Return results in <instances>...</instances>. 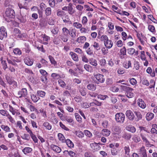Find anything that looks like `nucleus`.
Listing matches in <instances>:
<instances>
[{"instance_id": "obj_1", "label": "nucleus", "mask_w": 157, "mask_h": 157, "mask_svg": "<svg viewBox=\"0 0 157 157\" xmlns=\"http://www.w3.org/2000/svg\"><path fill=\"white\" fill-rule=\"evenodd\" d=\"M15 17V14L13 10L10 8L6 10L5 18L7 22H10Z\"/></svg>"}, {"instance_id": "obj_2", "label": "nucleus", "mask_w": 157, "mask_h": 157, "mask_svg": "<svg viewBox=\"0 0 157 157\" xmlns=\"http://www.w3.org/2000/svg\"><path fill=\"white\" fill-rule=\"evenodd\" d=\"M115 118L117 122L122 123L124 121L125 115L123 113H118L115 115Z\"/></svg>"}, {"instance_id": "obj_3", "label": "nucleus", "mask_w": 157, "mask_h": 157, "mask_svg": "<svg viewBox=\"0 0 157 157\" xmlns=\"http://www.w3.org/2000/svg\"><path fill=\"white\" fill-rule=\"evenodd\" d=\"M13 34L16 38H22L25 36V34L22 33L20 30L17 28L14 29Z\"/></svg>"}, {"instance_id": "obj_4", "label": "nucleus", "mask_w": 157, "mask_h": 157, "mask_svg": "<svg viewBox=\"0 0 157 157\" xmlns=\"http://www.w3.org/2000/svg\"><path fill=\"white\" fill-rule=\"evenodd\" d=\"M94 77L96 79L95 80V82L97 84L99 83H103L105 81V79L103 78V75L101 74H97L94 75Z\"/></svg>"}, {"instance_id": "obj_5", "label": "nucleus", "mask_w": 157, "mask_h": 157, "mask_svg": "<svg viewBox=\"0 0 157 157\" xmlns=\"http://www.w3.org/2000/svg\"><path fill=\"white\" fill-rule=\"evenodd\" d=\"M28 94L27 90L26 88H23L21 90L18 91L17 93V96L18 97L21 98L26 97Z\"/></svg>"}, {"instance_id": "obj_6", "label": "nucleus", "mask_w": 157, "mask_h": 157, "mask_svg": "<svg viewBox=\"0 0 157 157\" xmlns=\"http://www.w3.org/2000/svg\"><path fill=\"white\" fill-rule=\"evenodd\" d=\"M7 36L6 29L3 26H2L0 29V39L2 40L4 37Z\"/></svg>"}, {"instance_id": "obj_7", "label": "nucleus", "mask_w": 157, "mask_h": 157, "mask_svg": "<svg viewBox=\"0 0 157 157\" xmlns=\"http://www.w3.org/2000/svg\"><path fill=\"white\" fill-rule=\"evenodd\" d=\"M137 104L138 106L142 109H144L147 106L146 104L144 101L141 98L138 99Z\"/></svg>"}, {"instance_id": "obj_8", "label": "nucleus", "mask_w": 157, "mask_h": 157, "mask_svg": "<svg viewBox=\"0 0 157 157\" xmlns=\"http://www.w3.org/2000/svg\"><path fill=\"white\" fill-rule=\"evenodd\" d=\"M98 144H100L99 143L98 144L95 142L91 143L90 144V147L94 151H97L101 149V147Z\"/></svg>"}, {"instance_id": "obj_9", "label": "nucleus", "mask_w": 157, "mask_h": 157, "mask_svg": "<svg viewBox=\"0 0 157 157\" xmlns=\"http://www.w3.org/2000/svg\"><path fill=\"white\" fill-rule=\"evenodd\" d=\"M126 91V95L127 97L129 98H131L134 96V94L133 92V89L130 87L128 88V89Z\"/></svg>"}, {"instance_id": "obj_10", "label": "nucleus", "mask_w": 157, "mask_h": 157, "mask_svg": "<svg viewBox=\"0 0 157 157\" xmlns=\"http://www.w3.org/2000/svg\"><path fill=\"white\" fill-rule=\"evenodd\" d=\"M126 115L128 119L131 121L133 120L135 116L132 112L130 110H127L126 112Z\"/></svg>"}, {"instance_id": "obj_11", "label": "nucleus", "mask_w": 157, "mask_h": 157, "mask_svg": "<svg viewBox=\"0 0 157 157\" xmlns=\"http://www.w3.org/2000/svg\"><path fill=\"white\" fill-rule=\"evenodd\" d=\"M126 50L125 47H123L120 50V57L121 59H124L126 55Z\"/></svg>"}, {"instance_id": "obj_12", "label": "nucleus", "mask_w": 157, "mask_h": 157, "mask_svg": "<svg viewBox=\"0 0 157 157\" xmlns=\"http://www.w3.org/2000/svg\"><path fill=\"white\" fill-rule=\"evenodd\" d=\"M50 147L51 149L56 153H59L61 151V148L57 145L52 144L50 145Z\"/></svg>"}, {"instance_id": "obj_13", "label": "nucleus", "mask_w": 157, "mask_h": 157, "mask_svg": "<svg viewBox=\"0 0 157 157\" xmlns=\"http://www.w3.org/2000/svg\"><path fill=\"white\" fill-rule=\"evenodd\" d=\"M24 61L26 64L29 66H32L33 63V60L29 57L25 58L24 59Z\"/></svg>"}, {"instance_id": "obj_14", "label": "nucleus", "mask_w": 157, "mask_h": 157, "mask_svg": "<svg viewBox=\"0 0 157 157\" xmlns=\"http://www.w3.org/2000/svg\"><path fill=\"white\" fill-rule=\"evenodd\" d=\"M86 40V38L84 36H80L77 38L76 41L79 44H83Z\"/></svg>"}, {"instance_id": "obj_15", "label": "nucleus", "mask_w": 157, "mask_h": 157, "mask_svg": "<svg viewBox=\"0 0 157 157\" xmlns=\"http://www.w3.org/2000/svg\"><path fill=\"white\" fill-rule=\"evenodd\" d=\"M9 111L13 115H18L20 114V113L17 111V110L14 109L11 105H9Z\"/></svg>"}, {"instance_id": "obj_16", "label": "nucleus", "mask_w": 157, "mask_h": 157, "mask_svg": "<svg viewBox=\"0 0 157 157\" xmlns=\"http://www.w3.org/2000/svg\"><path fill=\"white\" fill-rule=\"evenodd\" d=\"M110 134V131L107 129H103L101 132L100 133V134L104 136L107 137L109 136Z\"/></svg>"}, {"instance_id": "obj_17", "label": "nucleus", "mask_w": 157, "mask_h": 157, "mask_svg": "<svg viewBox=\"0 0 157 157\" xmlns=\"http://www.w3.org/2000/svg\"><path fill=\"white\" fill-rule=\"evenodd\" d=\"M105 46L108 49L111 48L113 45V43L112 41L110 40H109L106 42L104 44Z\"/></svg>"}, {"instance_id": "obj_18", "label": "nucleus", "mask_w": 157, "mask_h": 157, "mask_svg": "<svg viewBox=\"0 0 157 157\" xmlns=\"http://www.w3.org/2000/svg\"><path fill=\"white\" fill-rule=\"evenodd\" d=\"M42 38L43 41L42 43L44 44H47L48 41L50 40V37L45 34H42Z\"/></svg>"}, {"instance_id": "obj_19", "label": "nucleus", "mask_w": 157, "mask_h": 157, "mask_svg": "<svg viewBox=\"0 0 157 157\" xmlns=\"http://www.w3.org/2000/svg\"><path fill=\"white\" fill-rule=\"evenodd\" d=\"M124 155L125 157H129V153L130 152V149L129 146L128 145L125 146L124 147Z\"/></svg>"}, {"instance_id": "obj_20", "label": "nucleus", "mask_w": 157, "mask_h": 157, "mask_svg": "<svg viewBox=\"0 0 157 157\" xmlns=\"http://www.w3.org/2000/svg\"><path fill=\"white\" fill-rule=\"evenodd\" d=\"M67 11L68 13L70 15H72L74 13V11L73 8V4L71 3H69L67 6Z\"/></svg>"}, {"instance_id": "obj_21", "label": "nucleus", "mask_w": 157, "mask_h": 157, "mask_svg": "<svg viewBox=\"0 0 157 157\" xmlns=\"http://www.w3.org/2000/svg\"><path fill=\"white\" fill-rule=\"evenodd\" d=\"M7 82L9 85H12L14 87H15L17 86V84L16 82L13 80V79L10 78H6Z\"/></svg>"}, {"instance_id": "obj_22", "label": "nucleus", "mask_w": 157, "mask_h": 157, "mask_svg": "<svg viewBox=\"0 0 157 157\" xmlns=\"http://www.w3.org/2000/svg\"><path fill=\"white\" fill-rule=\"evenodd\" d=\"M0 127L6 132H10L11 131L10 128L7 125H1Z\"/></svg>"}, {"instance_id": "obj_23", "label": "nucleus", "mask_w": 157, "mask_h": 157, "mask_svg": "<svg viewBox=\"0 0 157 157\" xmlns=\"http://www.w3.org/2000/svg\"><path fill=\"white\" fill-rule=\"evenodd\" d=\"M140 152L143 157H147L146 150L144 146H142L140 148Z\"/></svg>"}, {"instance_id": "obj_24", "label": "nucleus", "mask_w": 157, "mask_h": 157, "mask_svg": "<svg viewBox=\"0 0 157 157\" xmlns=\"http://www.w3.org/2000/svg\"><path fill=\"white\" fill-rule=\"evenodd\" d=\"M89 63L94 67H96L98 65L97 61L93 58H91L89 59Z\"/></svg>"}, {"instance_id": "obj_25", "label": "nucleus", "mask_w": 157, "mask_h": 157, "mask_svg": "<svg viewBox=\"0 0 157 157\" xmlns=\"http://www.w3.org/2000/svg\"><path fill=\"white\" fill-rule=\"evenodd\" d=\"M69 54L73 60L76 62L78 61V57L77 54L73 52H70Z\"/></svg>"}, {"instance_id": "obj_26", "label": "nucleus", "mask_w": 157, "mask_h": 157, "mask_svg": "<svg viewBox=\"0 0 157 157\" xmlns=\"http://www.w3.org/2000/svg\"><path fill=\"white\" fill-rule=\"evenodd\" d=\"M65 142L69 148H72L74 147V144L72 141L69 139H68L66 140Z\"/></svg>"}, {"instance_id": "obj_27", "label": "nucleus", "mask_w": 157, "mask_h": 157, "mask_svg": "<svg viewBox=\"0 0 157 157\" xmlns=\"http://www.w3.org/2000/svg\"><path fill=\"white\" fill-rule=\"evenodd\" d=\"M79 91L80 92L82 96H85L86 94V88L83 86L80 87L79 88Z\"/></svg>"}, {"instance_id": "obj_28", "label": "nucleus", "mask_w": 157, "mask_h": 157, "mask_svg": "<svg viewBox=\"0 0 157 157\" xmlns=\"http://www.w3.org/2000/svg\"><path fill=\"white\" fill-rule=\"evenodd\" d=\"M123 67L126 69H128L132 67V64L130 61H125L123 64Z\"/></svg>"}, {"instance_id": "obj_29", "label": "nucleus", "mask_w": 157, "mask_h": 157, "mask_svg": "<svg viewBox=\"0 0 157 157\" xmlns=\"http://www.w3.org/2000/svg\"><path fill=\"white\" fill-rule=\"evenodd\" d=\"M84 67L88 72H92L93 71V67L89 65L86 64L84 65Z\"/></svg>"}, {"instance_id": "obj_30", "label": "nucleus", "mask_w": 157, "mask_h": 157, "mask_svg": "<svg viewBox=\"0 0 157 157\" xmlns=\"http://www.w3.org/2000/svg\"><path fill=\"white\" fill-rule=\"evenodd\" d=\"M43 126H44L46 129L50 130L52 128L51 124L48 122H45L43 124Z\"/></svg>"}, {"instance_id": "obj_31", "label": "nucleus", "mask_w": 157, "mask_h": 157, "mask_svg": "<svg viewBox=\"0 0 157 157\" xmlns=\"http://www.w3.org/2000/svg\"><path fill=\"white\" fill-rule=\"evenodd\" d=\"M33 150L32 149L29 147H25L22 150L23 153L25 155L31 152Z\"/></svg>"}, {"instance_id": "obj_32", "label": "nucleus", "mask_w": 157, "mask_h": 157, "mask_svg": "<svg viewBox=\"0 0 157 157\" xmlns=\"http://www.w3.org/2000/svg\"><path fill=\"white\" fill-rule=\"evenodd\" d=\"M92 46H93L94 49L97 51L101 49V47L99 44L96 41L94 42Z\"/></svg>"}, {"instance_id": "obj_33", "label": "nucleus", "mask_w": 157, "mask_h": 157, "mask_svg": "<svg viewBox=\"0 0 157 157\" xmlns=\"http://www.w3.org/2000/svg\"><path fill=\"white\" fill-rule=\"evenodd\" d=\"M154 115L153 113L150 112L148 113L146 115V118L147 121H150L154 117Z\"/></svg>"}, {"instance_id": "obj_34", "label": "nucleus", "mask_w": 157, "mask_h": 157, "mask_svg": "<svg viewBox=\"0 0 157 157\" xmlns=\"http://www.w3.org/2000/svg\"><path fill=\"white\" fill-rule=\"evenodd\" d=\"M112 131L116 134H118L121 132L120 127L118 126H115L113 127Z\"/></svg>"}, {"instance_id": "obj_35", "label": "nucleus", "mask_w": 157, "mask_h": 157, "mask_svg": "<svg viewBox=\"0 0 157 157\" xmlns=\"http://www.w3.org/2000/svg\"><path fill=\"white\" fill-rule=\"evenodd\" d=\"M60 38L64 42H67L68 40V37L66 34H63L60 35Z\"/></svg>"}, {"instance_id": "obj_36", "label": "nucleus", "mask_w": 157, "mask_h": 157, "mask_svg": "<svg viewBox=\"0 0 157 157\" xmlns=\"http://www.w3.org/2000/svg\"><path fill=\"white\" fill-rule=\"evenodd\" d=\"M79 31L81 33L86 34L89 32V30L87 28L82 27L80 28Z\"/></svg>"}, {"instance_id": "obj_37", "label": "nucleus", "mask_w": 157, "mask_h": 157, "mask_svg": "<svg viewBox=\"0 0 157 157\" xmlns=\"http://www.w3.org/2000/svg\"><path fill=\"white\" fill-rule=\"evenodd\" d=\"M58 138L59 140L62 143L65 142V139L64 136L61 133H59L58 134Z\"/></svg>"}, {"instance_id": "obj_38", "label": "nucleus", "mask_w": 157, "mask_h": 157, "mask_svg": "<svg viewBox=\"0 0 157 157\" xmlns=\"http://www.w3.org/2000/svg\"><path fill=\"white\" fill-rule=\"evenodd\" d=\"M36 93L38 96L42 98H44L46 94V93L42 90H38L37 91Z\"/></svg>"}, {"instance_id": "obj_39", "label": "nucleus", "mask_w": 157, "mask_h": 157, "mask_svg": "<svg viewBox=\"0 0 157 157\" xmlns=\"http://www.w3.org/2000/svg\"><path fill=\"white\" fill-rule=\"evenodd\" d=\"M75 134L79 138H83L84 136V132L81 131H75Z\"/></svg>"}, {"instance_id": "obj_40", "label": "nucleus", "mask_w": 157, "mask_h": 157, "mask_svg": "<svg viewBox=\"0 0 157 157\" xmlns=\"http://www.w3.org/2000/svg\"><path fill=\"white\" fill-rule=\"evenodd\" d=\"M100 40L104 43L106 42L109 40L108 37L105 35H103L101 36L100 37Z\"/></svg>"}, {"instance_id": "obj_41", "label": "nucleus", "mask_w": 157, "mask_h": 157, "mask_svg": "<svg viewBox=\"0 0 157 157\" xmlns=\"http://www.w3.org/2000/svg\"><path fill=\"white\" fill-rule=\"evenodd\" d=\"M48 57L51 63L53 64L54 66L56 67L57 66L56 62L52 56H49Z\"/></svg>"}, {"instance_id": "obj_42", "label": "nucleus", "mask_w": 157, "mask_h": 157, "mask_svg": "<svg viewBox=\"0 0 157 157\" xmlns=\"http://www.w3.org/2000/svg\"><path fill=\"white\" fill-rule=\"evenodd\" d=\"M126 129L127 130L132 132L134 133L136 131V128L133 126H129L126 127Z\"/></svg>"}, {"instance_id": "obj_43", "label": "nucleus", "mask_w": 157, "mask_h": 157, "mask_svg": "<svg viewBox=\"0 0 157 157\" xmlns=\"http://www.w3.org/2000/svg\"><path fill=\"white\" fill-rule=\"evenodd\" d=\"M84 134L89 138H91L92 136V133L89 130H85L84 131Z\"/></svg>"}, {"instance_id": "obj_44", "label": "nucleus", "mask_w": 157, "mask_h": 157, "mask_svg": "<svg viewBox=\"0 0 157 157\" xmlns=\"http://www.w3.org/2000/svg\"><path fill=\"white\" fill-rule=\"evenodd\" d=\"M87 87L88 90L92 91L95 90L96 88V86L92 84H88L87 86Z\"/></svg>"}, {"instance_id": "obj_45", "label": "nucleus", "mask_w": 157, "mask_h": 157, "mask_svg": "<svg viewBox=\"0 0 157 157\" xmlns=\"http://www.w3.org/2000/svg\"><path fill=\"white\" fill-rule=\"evenodd\" d=\"M31 97L32 100L34 102H36L40 99L39 97H37L36 95L34 94H32Z\"/></svg>"}, {"instance_id": "obj_46", "label": "nucleus", "mask_w": 157, "mask_h": 157, "mask_svg": "<svg viewBox=\"0 0 157 157\" xmlns=\"http://www.w3.org/2000/svg\"><path fill=\"white\" fill-rule=\"evenodd\" d=\"M111 152L113 155L115 156L118 154V150L115 147H113L111 150Z\"/></svg>"}, {"instance_id": "obj_47", "label": "nucleus", "mask_w": 157, "mask_h": 157, "mask_svg": "<svg viewBox=\"0 0 157 157\" xmlns=\"http://www.w3.org/2000/svg\"><path fill=\"white\" fill-rule=\"evenodd\" d=\"M132 140L135 143H138L141 140L140 138L136 135H134L132 137Z\"/></svg>"}, {"instance_id": "obj_48", "label": "nucleus", "mask_w": 157, "mask_h": 157, "mask_svg": "<svg viewBox=\"0 0 157 157\" xmlns=\"http://www.w3.org/2000/svg\"><path fill=\"white\" fill-rule=\"evenodd\" d=\"M66 13L63 11H58L57 13V15L58 16L62 18L64 17Z\"/></svg>"}, {"instance_id": "obj_49", "label": "nucleus", "mask_w": 157, "mask_h": 157, "mask_svg": "<svg viewBox=\"0 0 157 157\" xmlns=\"http://www.w3.org/2000/svg\"><path fill=\"white\" fill-rule=\"evenodd\" d=\"M62 19L64 22L66 23L69 22L70 20L68 15H67L66 13Z\"/></svg>"}, {"instance_id": "obj_50", "label": "nucleus", "mask_w": 157, "mask_h": 157, "mask_svg": "<svg viewBox=\"0 0 157 157\" xmlns=\"http://www.w3.org/2000/svg\"><path fill=\"white\" fill-rule=\"evenodd\" d=\"M134 113L137 118V119L136 121H138L139 120L142 119V116L140 112L137 111H135L134 112Z\"/></svg>"}, {"instance_id": "obj_51", "label": "nucleus", "mask_w": 157, "mask_h": 157, "mask_svg": "<svg viewBox=\"0 0 157 157\" xmlns=\"http://www.w3.org/2000/svg\"><path fill=\"white\" fill-rule=\"evenodd\" d=\"M73 26L77 29L80 28L82 27V25L78 22H75L73 23Z\"/></svg>"}, {"instance_id": "obj_52", "label": "nucleus", "mask_w": 157, "mask_h": 157, "mask_svg": "<svg viewBox=\"0 0 157 157\" xmlns=\"http://www.w3.org/2000/svg\"><path fill=\"white\" fill-rule=\"evenodd\" d=\"M88 22V19L86 16H83L82 18L81 23L82 25H86Z\"/></svg>"}, {"instance_id": "obj_53", "label": "nucleus", "mask_w": 157, "mask_h": 157, "mask_svg": "<svg viewBox=\"0 0 157 157\" xmlns=\"http://www.w3.org/2000/svg\"><path fill=\"white\" fill-rule=\"evenodd\" d=\"M1 63L3 66V68L5 70L7 68V65L6 63V61L3 60V58H1Z\"/></svg>"}, {"instance_id": "obj_54", "label": "nucleus", "mask_w": 157, "mask_h": 157, "mask_svg": "<svg viewBox=\"0 0 157 157\" xmlns=\"http://www.w3.org/2000/svg\"><path fill=\"white\" fill-rule=\"evenodd\" d=\"M15 55H21L22 53L21 50L18 48H15L13 51Z\"/></svg>"}, {"instance_id": "obj_55", "label": "nucleus", "mask_w": 157, "mask_h": 157, "mask_svg": "<svg viewBox=\"0 0 157 157\" xmlns=\"http://www.w3.org/2000/svg\"><path fill=\"white\" fill-rule=\"evenodd\" d=\"M116 12L119 14H122L123 15L128 16L129 15V14L128 13L124 11H122L121 13V11L120 10H118L117 11H116Z\"/></svg>"}, {"instance_id": "obj_56", "label": "nucleus", "mask_w": 157, "mask_h": 157, "mask_svg": "<svg viewBox=\"0 0 157 157\" xmlns=\"http://www.w3.org/2000/svg\"><path fill=\"white\" fill-rule=\"evenodd\" d=\"M9 113L5 109L0 110V114L3 116H6Z\"/></svg>"}, {"instance_id": "obj_57", "label": "nucleus", "mask_w": 157, "mask_h": 157, "mask_svg": "<svg viewBox=\"0 0 157 157\" xmlns=\"http://www.w3.org/2000/svg\"><path fill=\"white\" fill-rule=\"evenodd\" d=\"M125 72V70L123 68H119L117 71L118 74L120 75L123 74Z\"/></svg>"}, {"instance_id": "obj_58", "label": "nucleus", "mask_w": 157, "mask_h": 157, "mask_svg": "<svg viewBox=\"0 0 157 157\" xmlns=\"http://www.w3.org/2000/svg\"><path fill=\"white\" fill-rule=\"evenodd\" d=\"M127 51L128 54L132 55L135 52V50L133 48H131L127 49Z\"/></svg>"}, {"instance_id": "obj_59", "label": "nucleus", "mask_w": 157, "mask_h": 157, "mask_svg": "<svg viewBox=\"0 0 157 157\" xmlns=\"http://www.w3.org/2000/svg\"><path fill=\"white\" fill-rule=\"evenodd\" d=\"M108 48H106V47H103L101 49V52L103 55H105L107 54L108 53Z\"/></svg>"}, {"instance_id": "obj_60", "label": "nucleus", "mask_w": 157, "mask_h": 157, "mask_svg": "<svg viewBox=\"0 0 157 157\" xmlns=\"http://www.w3.org/2000/svg\"><path fill=\"white\" fill-rule=\"evenodd\" d=\"M27 107L31 112L37 110V109L32 105H28Z\"/></svg>"}, {"instance_id": "obj_61", "label": "nucleus", "mask_w": 157, "mask_h": 157, "mask_svg": "<svg viewBox=\"0 0 157 157\" xmlns=\"http://www.w3.org/2000/svg\"><path fill=\"white\" fill-rule=\"evenodd\" d=\"M21 137L23 139L27 140H29L30 139L29 135L27 134H24Z\"/></svg>"}, {"instance_id": "obj_62", "label": "nucleus", "mask_w": 157, "mask_h": 157, "mask_svg": "<svg viewBox=\"0 0 157 157\" xmlns=\"http://www.w3.org/2000/svg\"><path fill=\"white\" fill-rule=\"evenodd\" d=\"M8 119L12 123H14L15 122L13 118L10 115L9 113L6 116Z\"/></svg>"}, {"instance_id": "obj_63", "label": "nucleus", "mask_w": 157, "mask_h": 157, "mask_svg": "<svg viewBox=\"0 0 157 157\" xmlns=\"http://www.w3.org/2000/svg\"><path fill=\"white\" fill-rule=\"evenodd\" d=\"M82 60L83 62L87 63L89 62V59L87 58L86 55L82 54L81 56Z\"/></svg>"}, {"instance_id": "obj_64", "label": "nucleus", "mask_w": 157, "mask_h": 157, "mask_svg": "<svg viewBox=\"0 0 157 157\" xmlns=\"http://www.w3.org/2000/svg\"><path fill=\"white\" fill-rule=\"evenodd\" d=\"M30 135L31 136L32 139H33V140L34 141V142L35 143H36L37 142L38 139L35 135L33 133L32 134H30Z\"/></svg>"}]
</instances>
